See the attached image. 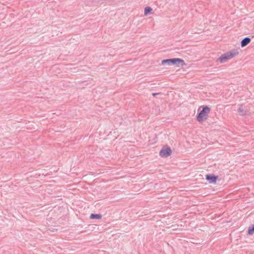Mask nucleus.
I'll use <instances>...</instances> for the list:
<instances>
[{
    "label": "nucleus",
    "instance_id": "f257e3e1",
    "mask_svg": "<svg viewBox=\"0 0 254 254\" xmlns=\"http://www.w3.org/2000/svg\"><path fill=\"white\" fill-rule=\"evenodd\" d=\"M239 52L238 49H233L223 54L216 61H219L221 63H224L226 61L232 59L237 56Z\"/></svg>",
    "mask_w": 254,
    "mask_h": 254
},
{
    "label": "nucleus",
    "instance_id": "f03ea898",
    "mask_svg": "<svg viewBox=\"0 0 254 254\" xmlns=\"http://www.w3.org/2000/svg\"><path fill=\"white\" fill-rule=\"evenodd\" d=\"M161 64L162 65H174L176 66H180V65H184L185 64L183 60L180 58H173L163 60L162 61Z\"/></svg>",
    "mask_w": 254,
    "mask_h": 254
},
{
    "label": "nucleus",
    "instance_id": "7ed1b4c3",
    "mask_svg": "<svg viewBox=\"0 0 254 254\" xmlns=\"http://www.w3.org/2000/svg\"><path fill=\"white\" fill-rule=\"evenodd\" d=\"M210 111V109L207 106L203 107L202 110L197 114V120L201 122L206 120Z\"/></svg>",
    "mask_w": 254,
    "mask_h": 254
},
{
    "label": "nucleus",
    "instance_id": "20e7f679",
    "mask_svg": "<svg viewBox=\"0 0 254 254\" xmlns=\"http://www.w3.org/2000/svg\"><path fill=\"white\" fill-rule=\"evenodd\" d=\"M172 153V150L170 147L163 148L159 152V155L163 157L169 156Z\"/></svg>",
    "mask_w": 254,
    "mask_h": 254
},
{
    "label": "nucleus",
    "instance_id": "39448f33",
    "mask_svg": "<svg viewBox=\"0 0 254 254\" xmlns=\"http://www.w3.org/2000/svg\"><path fill=\"white\" fill-rule=\"evenodd\" d=\"M218 179V177L213 174H208L206 175V180L210 183L215 184Z\"/></svg>",
    "mask_w": 254,
    "mask_h": 254
},
{
    "label": "nucleus",
    "instance_id": "423d86ee",
    "mask_svg": "<svg viewBox=\"0 0 254 254\" xmlns=\"http://www.w3.org/2000/svg\"><path fill=\"white\" fill-rule=\"evenodd\" d=\"M251 39L249 37L244 38L241 42V46L242 47L246 46L251 42Z\"/></svg>",
    "mask_w": 254,
    "mask_h": 254
},
{
    "label": "nucleus",
    "instance_id": "0eeeda50",
    "mask_svg": "<svg viewBox=\"0 0 254 254\" xmlns=\"http://www.w3.org/2000/svg\"><path fill=\"white\" fill-rule=\"evenodd\" d=\"M102 218V215L100 214H91L90 218L91 219H100Z\"/></svg>",
    "mask_w": 254,
    "mask_h": 254
},
{
    "label": "nucleus",
    "instance_id": "6e6552de",
    "mask_svg": "<svg viewBox=\"0 0 254 254\" xmlns=\"http://www.w3.org/2000/svg\"><path fill=\"white\" fill-rule=\"evenodd\" d=\"M152 10V9L150 6H146L144 8V14L147 15L149 14Z\"/></svg>",
    "mask_w": 254,
    "mask_h": 254
},
{
    "label": "nucleus",
    "instance_id": "1a4fd4ad",
    "mask_svg": "<svg viewBox=\"0 0 254 254\" xmlns=\"http://www.w3.org/2000/svg\"><path fill=\"white\" fill-rule=\"evenodd\" d=\"M238 111L239 113H241V115L242 116L245 115L246 114L244 112V109L243 108L242 105H241L238 109Z\"/></svg>",
    "mask_w": 254,
    "mask_h": 254
},
{
    "label": "nucleus",
    "instance_id": "9d476101",
    "mask_svg": "<svg viewBox=\"0 0 254 254\" xmlns=\"http://www.w3.org/2000/svg\"><path fill=\"white\" fill-rule=\"evenodd\" d=\"M254 233V227L253 226L252 227H249L248 230V234L252 235Z\"/></svg>",
    "mask_w": 254,
    "mask_h": 254
},
{
    "label": "nucleus",
    "instance_id": "9b49d317",
    "mask_svg": "<svg viewBox=\"0 0 254 254\" xmlns=\"http://www.w3.org/2000/svg\"><path fill=\"white\" fill-rule=\"evenodd\" d=\"M159 94V93H152V95H153V96H156V95Z\"/></svg>",
    "mask_w": 254,
    "mask_h": 254
}]
</instances>
